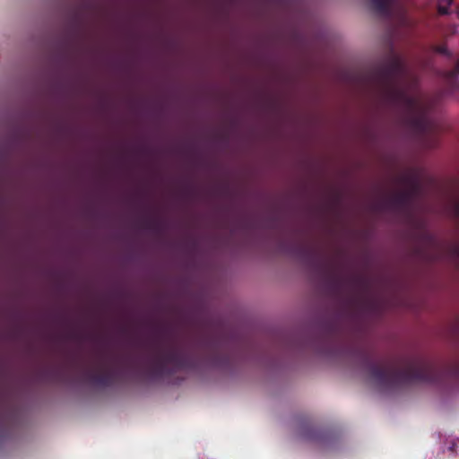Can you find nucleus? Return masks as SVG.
<instances>
[{
  "label": "nucleus",
  "mask_w": 459,
  "mask_h": 459,
  "mask_svg": "<svg viewBox=\"0 0 459 459\" xmlns=\"http://www.w3.org/2000/svg\"><path fill=\"white\" fill-rule=\"evenodd\" d=\"M153 336L148 342L147 368L153 378H162L194 368L195 361L188 351L169 335L164 325L152 329Z\"/></svg>",
  "instance_id": "obj_1"
},
{
  "label": "nucleus",
  "mask_w": 459,
  "mask_h": 459,
  "mask_svg": "<svg viewBox=\"0 0 459 459\" xmlns=\"http://www.w3.org/2000/svg\"><path fill=\"white\" fill-rule=\"evenodd\" d=\"M281 249L308 268L316 266V245L303 231L290 235L281 242Z\"/></svg>",
  "instance_id": "obj_2"
},
{
  "label": "nucleus",
  "mask_w": 459,
  "mask_h": 459,
  "mask_svg": "<svg viewBox=\"0 0 459 459\" xmlns=\"http://www.w3.org/2000/svg\"><path fill=\"white\" fill-rule=\"evenodd\" d=\"M132 360L131 356L119 357L101 352L99 356L100 370L89 372V377L95 385L109 386L117 378V373L113 368L127 364Z\"/></svg>",
  "instance_id": "obj_3"
},
{
  "label": "nucleus",
  "mask_w": 459,
  "mask_h": 459,
  "mask_svg": "<svg viewBox=\"0 0 459 459\" xmlns=\"http://www.w3.org/2000/svg\"><path fill=\"white\" fill-rule=\"evenodd\" d=\"M200 348L212 357L217 356L218 353L223 351L222 343L211 337L203 338L200 342Z\"/></svg>",
  "instance_id": "obj_4"
},
{
  "label": "nucleus",
  "mask_w": 459,
  "mask_h": 459,
  "mask_svg": "<svg viewBox=\"0 0 459 459\" xmlns=\"http://www.w3.org/2000/svg\"><path fill=\"white\" fill-rule=\"evenodd\" d=\"M141 225L150 231L159 234L162 231L164 223L159 218L148 216L141 220Z\"/></svg>",
  "instance_id": "obj_5"
},
{
  "label": "nucleus",
  "mask_w": 459,
  "mask_h": 459,
  "mask_svg": "<svg viewBox=\"0 0 459 459\" xmlns=\"http://www.w3.org/2000/svg\"><path fill=\"white\" fill-rule=\"evenodd\" d=\"M453 0H440L439 3V12L442 13H446L447 11V6L452 4Z\"/></svg>",
  "instance_id": "obj_6"
},
{
  "label": "nucleus",
  "mask_w": 459,
  "mask_h": 459,
  "mask_svg": "<svg viewBox=\"0 0 459 459\" xmlns=\"http://www.w3.org/2000/svg\"><path fill=\"white\" fill-rule=\"evenodd\" d=\"M5 407H6V403L4 399V397L0 394V421L2 420L3 413H4V411L5 410Z\"/></svg>",
  "instance_id": "obj_7"
},
{
  "label": "nucleus",
  "mask_w": 459,
  "mask_h": 459,
  "mask_svg": "<svg viewBox=\"0 0 459 459\" xmlns=\"http://www.w3.org/2000/svg\"><path fill=\"white\" fill-rule=\"evenodd\" d=\"M69 337L72 339H78L80 337V334L78 333L73 332L69 334Z\"/></svg>",
  "instance_id": "obj_8"
},
{
  "label": "nucleus",
  "mask_w": 459,
  "mask_h": 459,
  "mask_svg": "<svg viewBox=\"0 0 459 459\" xmlns=\"http://www.w3.org/2000/svg\"><path fill=\"white\" fill-rule=\"evenodd\" d=\"M190 191H191L190 187H186V188L185 189L184 193H185L186 195H189V194H190Z\"/></svg>",
  "instance_id": "obj_9"
},
{
  "label": "nucleus",
  "mask_w": 459,
  "mask_h": 459,
  "mask_svg": "<svg viewBox=\"0 0 459 459\" xmlns=\"http://www.w3.org/2000/svg\"><path fill=\"white\" fill-rule=\"evenodd\" d=\"M121 331H122V333H127V329H126V328H125V327H123V328L121 329Z\"/></svg>",
  "instance_id": "obj_10"
}]
</instances>
